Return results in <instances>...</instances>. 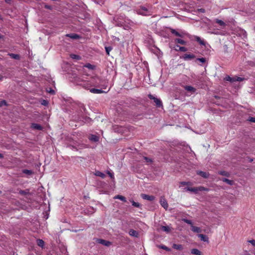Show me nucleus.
I'll use <instances>...</instances> for the list:
<instances>
[{"instance_id": "obj_9", "label": "nucleus", "mask_w": 255, "mask_h": 255, "mask_svg": "<svg viewBox=\"0 0 255 255\" xmlns=\"http://www.w3.org/2000/svg\"><path fill=\"white\" fill-rule=\"evenodd\" d=\"M184 88L186 91L189 92L191 93H194L196 92V89L191 86H184Z\"/></svg>"}, {"instance_id": "obj_42", "label": "nucleus", "mask_w": 255, "mask_h": 255, "mask_svg": "<svg viewBox=\"0 0 255 255\" xmlns=\"http://www.w3.org/2000/svg\"><path fill=\"white\" fill-rule=\"evenodd\" d=\"M106 51L107 54H109L110 52L112 50V48L110 46L105 47Z\"/></svg>"}, {"instance_id": "obj_26", "label": "nucleus", "mask_w": 255, "mask_h": 255, "mask_svg": "<svg viewBox=\"0 0 255 255\" xmlns=\"http://www.w3.org/2000/svg\"><path fill=\"white\" fill-rule=\"evenodd\" d=\"M173 248L177 250H182L183 249L182 245L180 244H173Z\"/></svg>"}, {"instance_id": "obj_38", "label": "nucleus", "mask_w": 255, "mask_h": 255, "mask_svg": "<svg viewBox=\"0 0 255 255\" xmlns=\"http://www.w3.org/2000/svg\"><path fill=\"white\" fill-rule=\"evenodd\" d=\"M206 60V58H197L196 60V62L197 61H199L201 63H205Z\"/></svg>"}, {"instance_id": "obj_34", "label": "nucleus", "mask_w": 255, "mask_h": 255, "mask_svg": "<svg viewBox=\"0 0 255 255\" xmlns=\"http://www.w3.org/2000/svg\"><path fill=\"white\" fill-rule=\"evenodd\" d=\"M218 173H219V174H220L221 175L225 176H227V177H229V175H230L229 173L227 172V171H220Z\"/></svg>"}, {"instance_id": "obj_53", "label": "nucleus", "mask_w": 255, "mask_h": 255, "mask_svg": "<svg viewBox=\"0 0 255 255\" xmlns=\"http://www.w3.org/2000/svg\"><path fill=\"white\" fill-rule=\"evenodd\" d=\"M11 0H5V2L7 3H10Z\"/></svg>"}, {"instance_id": "obj_12", "label": "nucleus", "mask_w": 255, "mask_h": 255, "mask_svg": "<svg viewBox=\"0 0 255 255\" xmlns=\"http://www.w3.org/2000/svg\"><path fill=\"white\" fill-rule=\"evenodd\" d=\"M147 9L145 7H142L141 9H139L138 13L143 15H146L147 14Z\"/></svg>"}, {"instance_id": "obj_31", "label": "nucleus", "mask_w": 255, "mask_h": 255, "mask_svg": "<svg viewBox=\"0 0 255 255\" xmlns=\"http://www.w3.org/2000/svg\"><path fill=\"white\" fill-rule=\"evenodd\" d=\"M37 244L38 246H39L40 247H43L44 245V242L42 240L38 239L37 240Z\"/></svg>"}, {"instance_id": "obj_43", "label": "nucleus", "mask_w": 255, "mask_h": 255, "mask_svg": "<svg viewBox=\"0 0 255 255\" xmlns=\"http://www.w3.org/2000/svg\"><path fill=\"white\" fill-rule=\"evenodd\" d=\"M159 248H161V249H162L166 251H170V249L167 247L166 246H164V245H162V246H159Z\"/></svg>"}, {"instance_id": "obj_18", "label": "nucleus", "mask_w": 255, "mask_h": 255, "mask_svg": "<svg viewBox=\"0 0 255 255\" xmlns=\"http://www.w3.org/2000/svg\"><path fill=\"white\" fill-rule=\"evenodd\" d=\"M191 253L192 254L195 255H202V253L197 249H193L191 250Z\"/></svg>"}, {"instance_id": "obj_14", "label": "nucleus", "mask_w": 255, "mask_h": 255, "mask_svg": "<svg viewBox=\"0 0 255 255\" xmlns=\"http://www.w3.org/2000/svg\"><path fill=\"white\" fill-rule=\"evenodd\" d=\"M31 127V128H32L33 129H37L39 130H41L43 129V128L42 126H41L39 124H35V123L32 124Z\"/></svg>"}, {"instance_id": "obj_24", "label": "nucleus", "mask_w": 255, "mask_h": 255, "mask_svg": "<svg viewBox=\"0 0 255 255\" xmlns=\"http://www.w3.org/2000/svg\"><path fill=\"white\" fill-rule=\"evenodd\" d=\"M22 172L23 173H24L27 175H31L33 174V172L31 170H28V169H23L22 170Z\"/></svg>"}, {"instance_id": "obj_27", "label": "nucleus", "mask_w": 255, "mask_h": 255, "mask_svg": "<svg viewBox=\"0 0 255 255\" xmlns=\"http://www.w3.org/2000/svg\"><path fill=\"white\" fill-rule=\"evenodd\" d=\"M175 42L176 43H179L180 44H182V45H185L186 43V42L181 39H179V38H176L175 39Z\"/></svg>"}, {"instance_id": "obj_48", "label": "nucleus", "mask_w": 255, "mask_h": 255, "mask_svg": "<svg viewBox=\"0 0 255 255\" xmlns=\"http://www.w3.org/2000/svg\"><path fill=\"white\" fill-rule=\"evenodd\" d=\"M250 122L255 123V118L250 117L248 120Z\"/></svg>"}, {"instance_id": "obj_58", "label": "nucleus", "mask_w": 255, "mask_h": 255, "mask_svg": "<svg viewBox=\"0 0 255 255\" xmlns=\"http://www.w3.org/2000/svg\"><path fill=\"white\" fill-rule=\"evenodd\" d=\"M2 38V36L0 34V39Z\"/></svg>"}, {"instance_id": "obj_21", "label": "nucleus", "mask_w": 255, "mask_h": 255, "mask_svg": "<svg viewBox=\"0 0 255 255\" xmlns=\"http://www.w3.org/2000/svg\"><path fill=\"white\" fill-rule=\"evenodd\" d=\"M161 205L165 209L168 208V203L166 200L163 199L160 200Z\"/></svg>"}, {"instance_id": "obj_50", "label": "nucleus", "mask_w": 255, "mask_h": 255, "mask_svg": "<svg viewBox=\"0 0 255 255\" xmlns=\"http://www.w3.org/2000/svg\"><path fill=\"white\" fill-rule=\"evenodd\" d=\"M249 242L253 246L255 247V240H250L249 241Z\"/></svg>"}, {"instance_id": "obj_13", "label": "nucleus", "mask_w": 255, "mask_h": 255, "mask_svg": "<svg viewBox=\"0 0 255 255\" xmlns=\"http://www.w3.org/2000/svg\"><path fill=\"white\" fill-rule=\"evenodd\" d=\"M198 237L200 238L201 240L202 241L208 242H209V239L208 237L205 235L203 234H198Z\"/></svg>"}, {"instance_id": "obj_23", "label": "nucleus", "mask_w": 255, "mask_h": 255, "mask_svg": "<svg viewBox=\"0 0 255 255\" xmlns=\"http://www.w3.org/2000/svg\"><path fill=\"white\" fill-rule=\"evenodd\" d=\"M195 39L196 41H197L198 42H199L200 43V45H205V42L204 41V40H202L200 38V37H199V36H196L195 37Z\"/></svg>"}, {"instance_id": "obj_2", "label": "nucleus", "mask_w": 255, "mask_h": 255, "mask_svg": "<svg viewBox=\"0 0 255 255\" xmlns=\"http://www.w3.org/2000/svg\"><path fill=\"white\" fill-rule=\"evenodd\" d=\"M186 191H190L197 194L199 191H209V189L203 186H199L197 187H186L184 189Z\"/></svg>"}, {"instance_id": "obj_22", "label": "nucleus", "mask_w": 255, "mask_h": 255, "mask_svg": "<svg viewBox=\"0 0 255 255\" xmlns=\"http://www.w3.org/2000/svg\"><path fill=\"white\" fill-rule=\"evenodd\" d=\"M232 80L231 81V82H234L236 81L241 82V81H243L244 79L243 78H241L240 77H237V76H235L234 77H232Z\"/></svg>"}, {"instance_id": "obj_6", "label": "nucleus", "mask_w": 255, "mask_h": 255, "mask_svg": "<svg viewBox=\"0 0 255 255\" xmlns=\"http://www.w3.org/2000/svg\"><path fill=\"white\" fill-rule=\"evenodd\" d=\"M141 197L143 199L147 200L148 201H153L155 198V197L153 196L148 195L145 194H141Z\"/></svg>"}, {"instance_id": "obj_44", "label": "nucleus", "mask_w": 255, "mask_h": 255, "mask_svg": "<svg viewBox=\"0 0 255 255\" xmlns=\"http://www.w3.org/2000/svg\"><path fill=\"white\" fill-rule=\"evenodd\" d=\"M6 102L5 100H2L0 102V107H1L3 106H6Z\"/></svg>"}, {"instance_id": "obj_4", "label": "nucleus", "mask_w": 255, "mask_h": 255, "mask_svg": "<svg viewBox=\"0 0 255 255\" xmlns=\"http://www.w3.org/2000/svg\"><path fill=\"white\" fill-rule=\"evenodd\" d=\"M68 146L71 149H76V150L87 147V145L84 143H75L74 145H69Z\"/></svg>"}, {"instance_id": "obj_15", "label": "nucleus", "mask_w": 255, "mask_h": 255, "mask_svg": "<svg viewBox=\"0 0 255 255\" xmlns=\"http://www.w3.org/2000/svg\"><path fill=\"white\" fill-rule=\"evenodd\" d=\"M89 139L92 141H94V142H97L99 141V138L98 136L96 135H94V134H92L90 135V136L89 137Z\"/></svg>"}, {"instance_id": "obj_37", "label": "nucleus", "mask_w": 255, "mask_h": 255, "mask_svg": "<svg viewBox=\"0 0 255 255\" xmlns=\"http://www.w3.org/2000/svg\"><path fill=\"white\" fill-rule=\"evenodd\" d=\"M143 159L144 161L148 164H150L152 162V160L147 157L144 156Z\"/></svg>"}, {"instance_id": "obj_54", "label": "nucleus", "mask_w": 255, "mask_h": 255, "mask_svg": "<svg viewBox=\"0 0 255 255\" xmlns=\"http://www.w3.org/2000/svg\"><path fill=\"white\" fill-rule=\"evenodd\" d=\"M3 78V77L0 74V81H2Z\"/></svg>"}, {"instance_id": "obj_29", "label": "nucleus", "mask_w": 255, "mask_h": 255, "mask_svg": "<svg viewBox=\"0 0 255 255\" xmlns=\"http://www.w3.org/2000/svg\"><path fill=\"white\" fill-rule=\"evenodd\" d=\"M115 198L119 199L124 202H126L127 201L126 198L124 196H122V195H117L115 197Z\"/></svg>"}, {"instance_id": "obj_16", "label": "nucleus", "mask_w": 255, "mask_h": 255, "mask_svg": "<svg viewBox=\"0 0 255 255\" xmlns=\"http://www.w3.org/2000/svg\"><path fill=\"white\" fill-rule=\"evenodd\" d=\"M8 55L10 57V58L16 60H19L20 58V55L17 54L9 53Z\"/></svg>"}, {"instance_id": "obj_33", "label": "nucleus", "mask_w": 255, "mask_h": 255, "mask_svg": "<svg viewBox=\"0 0 255 255\" xmlns=\"http://www.w3.org/2000/svg\"><path fill=\"white\" fill-rule=\"evenodd\" d=\"M70 57L73 59L76 60H80L81 59V57L79 55L74 54H71Z\"/></svg>"}, {"instance_id": "obj_20", "label": "nucleus", "mask_w": 255, "mask_h": 255, "mask_svg": "<svg viewBox=\"0 0 255 255\" xmlns=\"http://www.w3.org/2000/svg\"><path fill=\"white\" fill-rule=\"evenodd\" d=\"M94 174L97 176H99L102 178H104L106 176L105 174L100 171H96L94 173Z\"/></svg>"}, {"instance_id": "obj_35", "label": "nucleus", "mask_w": 255, "mask_h": 255, "mask_svg": "<svg viewBox=\"0 0 255 255\" xmlns=\"http://www.w3.org/2000/svg\"><path fill=\"white\" fill-rule=\"evenodd\" d=\"M182 221H183L184 222H185V223H186L191 225V226L192 225H193L192 222L191 220H188V219H186V218H183L182 219Z\"/></svg>"}, {"instance_id": "obj_40", "label": "nucleus", "mask_w": 255, "mask_h": 255, "mask_svg": "<svg viewBox=\"0 0 255 255\" xmlns=\"http://www.w3.org/2000/svg\"><path fill=\"white\" fill-rule=\"evenodd\" d=\"M177 47H179V50H180V51L186 52L187 51V48H186L185 47H181L179 46V45H177Z\"/></svg>"}, {"instance_id": "obj_45", "label": "nucleus", "mask_w": 255, "mask_h": 255, "mask_svg": "<svg viewBox=\"0 0 255 255\" xmlns=\"http://www.w3.org/2000/svg\"><path fill=\"white\" fill-rule=\"evenodd\" d=\"M225 80L226 81H230V82H231V81H232V77H231L230 76H226V77L225 78Z\"/></svg>"}, {"instance_id": "obj_60", "label": "nucleus", "mask_w": 255, "mask_h": 255, "mask_svg": "<svg viewBox=\"0 0 255 255\" xmlns=\"http://www.w3.org/2000/svg\"><path fill=\"white\" fill-rule=\"evenodd\" d=\"M245 33L246 34V35H247V33L246 31H245Z\"/></svg>"}, {"instance_id": "obj_1", "label": "nucleus", "mask_w": 255, "mask_h": 255, "mask_svg": "<svg viewBox=\"0 0 255 255\" xmlns=\"http://www.w3.org/2000/svg\"><path fill=\"white\" fill-rule=\"evenodd\" d=\"M104 82L102 79L96 77L92 78L90 81L84 83L83 87L86 89H88L89 86L101 87L102 89H106L107 86L105 84H103Z\"/></svg>"}, {"instance_id": "obj_5", "label": "nucleus", "mask_w": 255, "mask_h": 255, "mask_svg": "<svg viewBox=\"0 0 255 255\" xmlns=\"http://www.w3.org/2000/svg\"><path fill=\"white\" fill-rule=\"evenodd\" d=\"M97 242L107 247H109L111 245V243L110 242L104 239H98Z\"/></svg>"}, {"instance_id": "obj_47", "label": "nucleus", "mask_w": 255, "mask_h": 255, "mask_svg": "<svg viewBox=\"0 0 255 255\" xmlns=\"http://www.w3.org/2000/svg\"><path fill=\"white\" fill-rule=\"evenodd\" d=\"M107 174L109 175V176L112 178V179H114V174L113 173H111L110 172V171H108L107 172Z\"/></svg>"}, {"instance_id": "obj_11", "label": "nucleus", "mask_w": 255, "mask_h": 255, "mask_svg": "<svg viewBox=\"0 0 255 255\" xmlns=\"http://www.w3.org/2000/svg\"><path fill=\"white\" fill-rule=\"evenodd\" d=\"M90 92L94 93V94H101L103 93H106L107 92H105L103 91L102 89H95L92 88L90 89Z\"/></svg>"}, {"instance_id": "obj_17", "label": "nucleus", "mask_w": 255, "mask_h": 255, "mask_svg": "<svg viewBox=\"0 0 255 255\" xmlns=\"http://www.w3.org/2000/svg\"><path fill=\"white\" fill-rule=\"evenodd\" d=\"M191 230L195 233H200L201 232V230L199 227L194 226L193 225L191 226Z\"/></svg>"}, {"instance_id": "obj_30", "label": "nucleus", "mask_w": 255, "mask_h": 255, "mask_svg": "<svg viewBox=\"0 0 255 255\" xmlns=\"http://www.w3.org/2000/svg\"><path fill=\"white\" fill-rule=\"evenodd\" d=\"M170 31L172 34H174L177 36L182 37L181 34H180L178 32H177L176 30L174 29L170 28Z\"/></svg>"}, {"instance_id": "obj_28", "label": "nucleus", "mask_w": 255, "mask_h": 255, "mask_svg": "<svg viewBox=\"0 0 255 255\" xmlns=\"http://www.w3.org/2000/svg\"><path fill=\"white\" fill-rule=\"evenodd\" d=\"M216 22L222 27H224L226 25L225 23L222 20L216 19L215 20Z\"/></svg>"}, {"instance_id": "obj_25", "label": "nucleus", "mask_w": 255, "mask_h": 255, "mask_svg": "<svg viewBox=\"0 0 255 255\" xmlns=\"http://www.w3.org/2000/svg\"><path fill=\"white\" fill-rule=\"evenodd\" d=\"M222 180L223 182H225V183H226L230 185H232L234 184V181L233 180H229V179H228L227 178H223L222 179Z\"/></svg>"}, {"instance_id": "obj_32", "label": "nucleus", "mask_w": 255, "mask_h": 255, "mask_svg": "<svg viewBox=\"0 0 255 255\" xmlns=\"http://www.w3.org/2000/svg\"><path fill=\"white\" fill-rule=\"evenodd\" d=\"M161 230L166 233H169L170 231V229L168 226H161Z\"/></svg>"}, {"instance_id": "obj_41", "label": "nucleus", "mask_w": 255, "mask_h": 255, "mask_svg": "<svg viewBox=\"0 0 255 255\" xmlns=\"http://www.w3.org/2000/svg\"><path fill=\"white\" fill-rule=\"evenodd\" d=\"M131 203H132V205L134 207H135L137 208H139L140 207V205L139 203H138L137 202H135L134 201H132Z\"/></svg>"}, {"instance_id": "obj_36", "label": "nucleus", "mask_w": 255, "mask_h": 255, "mask_svg": "<svg viewBox=\"0 0 255 255\" xmlns=\"http://www.w3.org/2000/svg\"><path fill=\"white\" fill-rule=\"evenodd\" d=\"M19 193L21 195H26L27 194H29V190H20L19 192Z\"/></svg>"}, {"instance_id": "obj_39", "label": "nucleus", "mask_w": 255, "mask_h": 255, "mask_svg": "<svg viewBox=\"0 0 255 255\" xmlns=\"http://www.w3.org/2000/svg\"><path fill=\"white\" fill-rule=\"evenodd\" d=\"M85 67L89 68V69H94L95 66L90 63H88L84 66Z\"/></svg>"}, {"instance_id": "obj_59", "label": "nucleus", "mask_w": 255, "mask_h": 255, "mask_svg": "<svg viewBox=\"0 0 255 255\" xmlns=\"http://www.w3.org/2000/svg\"><path fill=\"white\" fill-rule=\"evenodd\" d=\"M73 232H77V230H75V231H73Z\"/></svg>"}, {"instance_id": "obj_61", "label": "nucleus", "mask_w": 255, "mask_h": 255, "mask_svg": "<svg viewBox=\"0 0 255 255\" xmlns=\"http://www.w3.org/2000/svg\"><path fill=\"white\" fill-rule=\"evenodd\" d=\"M254 29L255 30V27H254Z\"/></svg>"}, {"instance_id": "obj_46", "label": "nucleus", "mask_w": 255, "mask_h": 255, "mask_svg": "<svg viewBox=\"0 0 255 255\" xmlns=\"http://www.w3.org/2000/svg\"><path fill=\"white\" fill-rule=\"evenodd\" d=\"M47 91L48 93H50L51 94H52V95H53V94H55V91H54L53 90H52L51 88H49V90H48V89H47Z\"/></svg>"}, {"instance_id": "obj_10", "label": "nucleus", "mask_w": 255, "mask_h": 255, "mask_svg": "<svg viewBox=\"0 0 255 255\" xmlns=\"http://www.w3.org/2000/svg\"><path fill=\"white\" fill-rule=\"evenodd\" d=\"M66 37H70L73 39H78L80 38V36L76 33H70L67 34L65 35Z\"/></svg>"}, {"instance_id": "obj_55", "label": "nucleus", "mask_w": 255, "mask_h": 255, "mask_svg": "<svg viewBox=\"0 0 255 255\" xmlns=\"http://www.w3.org/2000/svg\"><path fill=\"white\" fill-rule=\"evenodd\" d=\"M3 157V156L2 154L0 153V159L2 158Z\"/></svg>"}, {"instance_id": "obj_52", "label": "nucleus", "mask_w": 255, "mask_h": 255, "mask_svg": "<svg viewBox=\"0 0 255 255\" xmlns=\"http://www.w3.org/2000/svg\"><path fill=\"white\" fill-rule=\"evenodd\" d=\"M199 10L201 12H204L205 11V9L203 8H200L199 9Z\"/></svg>"}, {"instance_id": "obj_49", "label": "nucleus", "mask_w": 255, "mask_h": 255, "mask_svg": "<svg viewBox=\"0 0 255 255\" xmlns=\"http://www.w3.org/2000/svg\"><path fill=\"white\" fill-rule=\"evenodd\" d=\"M44 7L46 9H50V10L52 9V6L49 5H47V4L45 5Z\"/></svg>"}, {"instance_id": "obj_7", "label": "nucleus", "mask_w": 255, "mask_h": 255, "mask_svg": "<svg viewBox=\"0 0 255 255\" xmlns=\"http://www.w3.org/2000/svg\"><path fill=\"white\" fill-rule=\"evenodd\" d=\"M194 58H195V55L193 54H185L182 57L184 60H191Z\"/></svg>"}, {"instance_id": "obj_51", "label": "nucleus", "mask_w": 255, "mask_h": 255, "mask_svg": "<svg viewBox=\"0 0 255 255\" xmlns=\"http://www.w3.org/2000/svg\"><path fill=\"white\" fill-rule=\"evenodd\" d=\"M180 184L182 185H189V182H184V181H183V182H181L180 183Z\"/></svg>"}, {"instance_id": "obj_56", "label": "nucleus", "mask_w": 255, "mask_h": 255, "mask_svg": "<svg viewBox=\"0 0 255 255\" xmlns=\"http://www.w3.org/2000/svg\"><path fill=\"white\" fill-rule=\"evenodd\" d=\"M253 161V158H250V160H249V161L250 162H252Z\"/></svg>"}, {"instance_id": "obj_57", "label": "nucleus", "mask_w": 255, "mask_h": 255, "mask_svg": "<svg viewBox=\"0 0 255 255\" xmlns=\"http://www.w3.org/2000/svg\"><path fill=\"white\" fill-rule=\"evenodd\" d=\"M45 103H46V101H45V100H44V101H43V103H42V104H43V105H45Z\"/></svg>"}, {"instance_id": "obj_8", "label": "nucleus", "mask_w": 255, "mask_h": 255, "mask_svg": "<svg viewBox=\"0 0 255 255\" xmlns=\"http://www.w3.org/2000/svg\"><path fill=\"white\" fill-rule=\"evenodd\" d=\"M197 174L200 176H201V177H202L203 178H208L209 176V173H207V172H204V171H197Z\"/></svg>"}, {"instance_id": "obj_19", "label": "nucleus", "mask_w": 255, "mask_h": 255, "mask_svg": "<svg viewBox=\"0 0 255 255\" xmlns=\"http://www.w3.org/2000/svg\"><path fill=\"white\" fill-rule=\"evenodd\" d=\"M129 234L130 236L135 237H137L138 235V232L133 229H130L129 231Z\"/></svg>"}, {"instance_id": "obj_3", "label": "nucleus", "mask_w": 255, "mask_h": 255, "mask_svg": "<svg viewBox=\"0 0 255 255\" xmlns=\"http://www.w3.org/2000/svg\"><path fill=\"white\" fill-rule=\"evenodd\" d=\"M148 97L150 99L153 100L155 104V105L157 107H162V103L160 99H158L156 97H155L151 94H149L148 95Z\"/></svg>"}]
</instances>
